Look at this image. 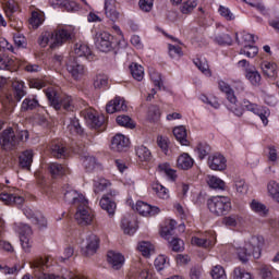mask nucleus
Here are the masks:
<instances>
[{"mask_svg":"<svg viewBox=\"0 0 279 279\" xmlns=\"http://www.w3.org/2000/svg\"><path fill=\"white\" fill-rule=\"evenodd\" d=\"M263 245H265V239L260 235H253L245 242L244 246L235 247V254L241 263H247L250 256L258 259L260 258Z\"/></svg>","mask_w":279,"mask_h":279,"instance_id":"f257e3e1","label":"nucleus"},{"mask_svg":"<svg viewBox=\"0 0 279 279\" xmlns=\"http://www.w3.org/2000/svg\"><path fill=\"white\" fill-rule=\"evenodd\" d=\"M46 97L54 110H65L66 112H73L75 110V104L71 96H64L60 99L58 92L53 87L46 89Z\"/></svg>","mask_w":279,"mask_h":279,"instance_id":"f03ea898","label":"nucleus"},{"mask_svg":"<svg viewBox=\"0 0 279 279\" xmlns=\"http://www.w3.org/2000/svg\"><path fill=\"white\" fill-rule=\"evenodd\" d=\"M207 207L216 217H223L232 210V202L228 196H213L207 199Z\"/></svg>","mask_w":279,"mask_h":279,"instance_id":"7ed1b4c3","label":"nucleus"},{"mask_svg":"<svg viewBox=\"0 0 279 279\" xmlns=\"http://www.w3.org/2000/svg\"><path fill=\"white\" fill-rule=\"evenodd\" d=\"M29 267L33 270V276L37 279H60V276L47 274L49 257H37L29 262Z\"/></svg>","mask_w":279,"mask_h":279,"instance_id":"20e7f679","label":"nucleus"},{"mask_svg":"<svg viewBox=\"0 0 279 279\" xmlns=\"http://www.w3.org/2000/svg\"><path fill=\"white\" fill-rule=\"evenodd\" d=\"M218 88L221 90V93H225L227 95V99L229 104L227 105L228 110L230 112H233L235 117H243V109L236 105V96L234 95V89L230 87V84L226 83V81H218Z\"/></svg>","mask_w":279,"mask_h":279,"instance_id":"39448f33","label":"nucleus"},{"mask_svg":"<svg viewBox=\"0 0 279 279\" xmlns=\"http://www.w3.org/2000/svg\"><path fill=\"white\" fill-rule=\"evenodd\" d=\"M94 43L96 48L104 53H108L114 49V36L108 32L96 33Z\"/></svg>","mask_w":279,"mask_h":279,"instance_id":"423d86ee","label":"nucleus"},{"mask_svg":"<svg viewBox=\"0 0 279 279\" xmlns=\"http://www.w3.org/2000/svg\"><path fill=\"white\" fill-rule=\"evenodd\" d=\"M241 109L242 111L244 109V110H247V112H253V114H256L257 117H259L264 125H267L269 123V120L267 119L269 114H271L269 111V108L260 107L257 104H254L247 99H243Z\"/></svg>","mask_w":279,"mask_h":279,"instance_id":"0eeeda50","label":"nucleus"},{"mask_svg":"<svg viewBox=\"0 0 279 279\" xmlns=\"http://www.w3.org/2000/svg\"><path fill=\"white\" fill-rule=\"evenodd\" d=\"M15 230L20 234V241L24 252H32V227L26 223H19L15 225Z\"/></svg>","mask_w":279,"mask_h":279,"instance_id":"6e6552de","label":"nucleus"},{"mask_svg":"<svg viewBox=\"0 0 279 279\" xmlns=\"http://www.w3.org/2000/svg\"><path fill=\"white\" fill-rule=\"evenodd\" d=\"M20 138L14 133V130L7 129L0 134V145L5 151H10L19 145Z\"/></svg>","mask_w":279,"mask_h":279,"instance_id":"1a4fd4ad","label":"nucleus"},{"mask_svg":"<svg viewBox=\"0 0 279 279\" xmlns=\"http://www.w3.org/2000/svg\"><path fill=\"white\" fill-rule=\"evenodd\" d=\"M63 191L64 199L68 202V204H72L73 206H80V204L81 206H88V199H86L84 195L77 193V191L73 190L71 186L65 185Z\"/></svg>","mask_w":279,"mask_h":279,"instance_id":"9d476101","label":"nucleus"},{"mask_svg":"<svg viewBox=\"0 0 279 279\" xmlns=\"http://www.w3.org/2000/svg\"><path fill=\"white\" fill-rule=\"evenodd\" d=\"M99 250V236L95 233H90L86 236L85 243L81 247V254L83 256H95Z\"/></svg>","mask_w":279,"mask_h":279,"instance_id":"9b49d317","label":"nucleus"},{"mask_svg":"<svg viewBox=\"0 0 279 279\" xmlns=\"http://www.w3.org/2000/svg\"><path fill=\"white\" fill-rule=\"evenodd\" d=\"M52 35V49L57 47H62L64 43L73 38V31L66 28H59L51 33Z\"/></svg>","mask_w":279,"mask_h":279,"instance_id":"f8f14e48","label":"nucleus"},{"mask_svg":"<svg viewBox=\"0 0 279 279\" xmlns=\"http://www.w3.org/2000/svg\"><path fill=\"white\" fill-rule=\"evenodd\" d=\"M76 208L77 210L74 217L77 223L80 226H89L93 222V211L89 210L88 203L85 206L80 204Z\"/></svg>","mask_w":279,"mask_h":279,"instance_id":"ddd939ff","label":"nucleus"},{"mask_svg":"<svg viewBox=\"0 0 279 279\" xmlns=\"http://www.w3.org/2000/svg\"><path fill=\"white\" fill-rule=\"evenodd\" d=\"M208 167L213 171H225L228 167V160L219 153H216L208 158Z\"/></svg>","mask_w":279,"mask_h":279,"instance_id":"4468645a","label":"nucleus"},{"mask_svg":"<svg viewBox=\"0 0 279 279\" xmlns=\"http://www.w3.org/2000/svg\"><path fill=\"white\" fill-rule=\"evenodd\" d=\"M23 213L27 219H31V221L35 223V226L47 228V219L40 211H34L32 208L25 207Z\"/></svg>","mask_w":279,"mask_h":279,"instance_id":"2eb2a0df","label":"nucleus"},{"mask_svg":"<svg viewBox=\"0 0 279 279\" xmlns=\"http://www.w3.org/2000/svg\"><path fill=\"white\" fill-rule=\"evenodd\" d=\"M217 243V236L214 232H208L202 238H192V245H197V247H213Z\"/></svg>","mask_w":279,"mask_h":279,"instance_id":"dca6fc26","label":"nucleus"},{"mask_svg":"<svg viewBox=\"0 0 279 279\" xmlns=\"http://www.w3.org/2000/svg\"><path fill=\"white\" fill-rule=\"evenodd\" d=\"M66 69L73 78L80 80L86 73L84 65L77 62V59L71 58L66 63Z\"/></svg>","mask_w":279,"mask_h":279,"instance_id":"f3484780","label":"nucleus"},{"mask_svg":"<svg viewBox=\"0 0 279 279\" xmlns=\"http://www.w3.org/2000/svg\"><path fill=\"white\" fill-rule=\"evenodd\" d=\"M135 208L142 217H154L160 213V208L151 206L145 202L138 201L135 205Z\"/></svg>","mask_w":279,"mask_h":279,"instance_id":"a211bd4d","label":"nucleus"},{"mask_svg":"<svg viewBox=\"0 0 279 279\" xmlns=\"http://www.w3.org/2000/svg\"><path fill=\"white\" fill-rule=\"evenodd\" d=\"M128 110V105H125V99L121 97H116L113 100L109 101L106 107L108 114H114V112H125Z\"/></svg>","mask_w":279,"mask_h":279,"instance_id":"6ab92c4d","label":"nucleus"},{"mask_svg":"<svg viewBox=\"0 0 279 279\" xmlns=\"http://www.w3.org/2000/svg\"><path fill=\"white\" fill-rule=\"evenodd\" d=\"M130 147V138L123 134H116L111 141L112 151H125Z\"/></svg>","mask_w":279,"mask_h":279,"instance_id":"aec40b11","label":"nucleus"},{"mask_svg":"<svg viewBox=\"0 0 279 279\" xmlns=\"http://www.w3.org/2000/svg\"><path fill=\"white\" fill-rule=\"evenodd\" d=\"M107 260L111 265L112 269L119 270L125 263V257L121 253L109 251L107 254Z\"/></svg>","mask_w":279,"mask_h":279,"instance_id":"412c9836","label":"nucleus"},{"mask_svg":"<svg viewBox=\"0 0 279 279\" xmlns=\"http://www.w3.org/2000/svg\"><path fill=\"white\" fill-rule=\"evenodd\" d=\"M0 201L3 202V204L7 206H22V204L25 202V198L16 194L2 192L0 194Z\"/></svg>","mask_w":279,"mask_h":279,"instance_id":"4be33fe9","label":"nucleus"},{"mask_svg":"<svg viewBox=\"0 0 279 279\" xmlns=\"http://www.w3.org/2000/svg\"><path fill=\"white\" fill-rule=\"evenodd\" d=\"M74 53L78 58H85L86 60H93L95 56H93V51L90 50V47H88V44H84L82 41L75 44L74 46Z\"/></svg>","mask_w":279,"mask_h":279,"instance_id":"5701e85b","label":"nucleus"},{"mask_svg":"<svg viewBox=\"0 0 279 279\" xmlns=\"http://www.w3.org/2000/svg\"><path fill=\"white\" fill-rule=\"evenodd\" d=\"M105 14L110 21L119 20V11H117V0H105Z\"/></svg>","mask_w":279,"mask_h":279,"instance_id":"b1692460","label":"nucleus"},{"mask_svg":"<svg viewBox=\"0 0 279 279\" xmlns=\"http://www.w3.org/2000/svg\"><path fill=\"white\" fill-rule=\"evenodd\" d=\"M36 108H40V102L38 101V97L36 95L27 96L21 106L22 112H29V110H36Z\"/></svg>","mask_w":279,"mask_h":279,"instance_id":"393cba45","label":"nucleus"},{"mask_svg":"<svg viewBox=\"0 0 279 279\" xmlns=\"http://www.w3.org/2000/svg\"><path fill=\"white\" fill-rule=\"evenodd\" d=\"M51 156L53 158H66V147L60 141H54L50 146Z\"/></svg>","mask_w":279,"mask_h":279,"instance_id":"a878e982","label":"nucleus"},{"mask_svg":"<svg viewBox=\"0 0 279 279\" xmlns=\"http://www.w3.org/2000/svg\"><path fill=\"white\" fill-rule=\"evenodd\" d=\"M13 95L16 101H21L27 92L25 90V83L23 81H13L12 83Z\"/></svg>","mask_w":279,"mask_h":279,"instance_id":"bb28decb","label":"nucleus"},{"mask_svg":"<svg viewBox=\"0 0 279 279\" xmlns=\"http://www.w3.org/2000/svg\"><path fill=\"white\" fill-rule=\"evenodd\" d=\"M194 165L193 158L187 153H183L179 156L177 160V167L183 169L184 171L191 169Z\"/></svg>","mask_w":279,"mask_h":279,"instance_id":"cd10ccee","label":"nucleus"},{"mask_svg":"<svg viewBox=\"0 0 279 279\" xmlns=\"http://www.w3.org/2000/svg\"><path fill=\"white\" fill-rule=\"evenodd\" d=\"M100 207L102 210H106L110 217L114 215V210H117V203L110 199L108 195H104L99 202Z\"/></svg>","mask_w":279,"mask_h":279,"instance_id":"c85d7f7f","label":"nucleus"},{"mask_svg":"<svg viewBox=\"0 0 279 279\" xmlns=\"http://www.w3.org/2000/svg\"><path fill=\"white\" fill-rule=\"evenodd\" d=\"M32 162H34V151L25 150L20 155V167H22V169L29 170Z\"/></svg>","mask_w":279,"mask_h":279,"instance_id":"c756f323","label":"nucleus"},{"mask_svg":"<svg viewBox=\"0 0 279 279\" xmlns=\"http://www.w3.org/2000/svg\"><path fill=\"white\" fill-rule=\"evenodd\" d=\"M158 173H161L163 175H167L169 180L172 182H175V179L178 178V174L175 173V170L171 169V166L167 162L159 163L157 168Z\"/></svg>","mask_w":279,"mask_h":279,"instance_id":"7c9ffc66","label":"nucleus"},{"mask_svg":"<svg viewBox=\"0 0 279 279\" xmlns=\"http://www.w3.org/2000/svg\"><path fill=\"white\" fill-rule=\"evenodd\" d=\"M86 119L92 128H101L106 121V118L104 116H97L93 112H87Z\"/></svg>","mask_w":279,"mask_h":279,"instance_id":"2f4dec72","label":"nucleus"},{"mask_svg":"<svg viewBox=\"0 0 279 279\" xmlns=\"http://www.w3.org/2000/svg\"><path fill=\"white\" fill-rule=\"evenodd\" d=\"M262 71L267 77H276V75H278V65L276 63L265 61L262 63Z\"/></svg>","mask_w":279,"mask_h":279,"instance_id":"473e14b6","label":"nucleus"},{"mask_svg":"<svg viewBox=\"0 0 279 279\" xmlns=\"http://www.w3.org/2000/svg\"><path fill=\"white\" fill-rule=\"evenodd\" d=\"M173 135L177 141L184 146L189 145V140L186 138V128L185 126H177L173 129Z\"/></svg>","mask_w":279,"mask_h":279,"instance_id":"72a5a7b5","label":"nucleus"},{"mask_svg":"<svg viewBox=\"0 0 279 279\" xmlns=\"http://www.w3.org/2000/svg\"><path fill=\"white\" fill-rule=\"evenodd\" d=\"M122 230L124 231V234H130V236H132V234L138 230V226L136 225V221H132L130 218H123Z\"/></svg>","mask_w":279,"mask_h":279,"instance_id":"f704fd0d","label":"nucleus"},{"mask_svg":"<svg viewBox=\"0 0 279 279\" xmlns=\"http://www.w3.org/2000/svg\"><path fill=\"white\" fill-rule=\"evenodd\" d=\"M207 184L208 186H210V189H214L215 191H226V182L219 177H208Z\"/></svg>","mask_w":279,"mask_h":279,"instance_id":"c9c22d12","label":"nucleus"},{"mask_svg":"<svg viewBox=\"0 0 279 279\" xmlns=\"http://www.w3.org/2000/svg\"><path fill=\"white\" fill-rule=\"evenodd\" d=\"M246 78L253 86H260V73L256 71V68H246Z\"/></svg>","mask_w":279,"mask_h":279,"instance_id":"e433bc0d","label":"nucleus"},{"mask_svg":"<svg viewBox=\"0 0 279 279\" xmlns=\"http://www.w3.org/2000/svg\"><path fill=\"white\" fill-rule=\"evenodd\" d=\"M130 71L134 80L137 82H143V77H145V69H143L141 64L132 63L130 65Z\"/></svg>","mask_w":279,"mask_h":279,"instance_id":"4c0bfd02","label":"nucleus"},{"mask_svg":"<svg viewBox=\"0 0 279 279\" xmlns=\"http://www.w3.org/2000/svg\"><path fill=\"white\" fill-rule=\"evenodd\" d=\"M45 21V14L40 11H33L32 16L29 19V24L32 27L37 29V27H40L43 25V22Z\"/></svg>","mask_w":279,"mask_h":279,"instance_id":"58836bf2","label":"nucleus"},{"mask_svg":"<svg viewBox=\"0 0 279 279\" xmlns=\"http://www.w3.org/2000/svg\"><path fill=\"white\" fill-rule=\"evenodd\" d=\"M136 156L142 162H149L151 160V151L144 145L138 146L136 149Z\"/></svg>","mask_w":279,"mask_h":279,"instance_id":"ea45409f","label":"nucleus"},{"mask_svg":"<svg viewBox=\"0 0 279 279\" xmlns=\"http://www.w3.org/2000/svg\"><path fill=\"white\" fill-rule=\"evenodd\" d=\"M175 226H178V222H175V220H170L168 226L162 227L160 231L162 239L169 241V239L173 236V230H175Z\"/></svg>","mask_w":279,"mask_h":279,"instance_id":"a19ab883","label":"nucleus"},{"mask_svg":"<svg viewBox=\"0 0 279 279\" xmlns=\"http://www.w3.org/2000/svg\"><path fill=\"white\" fill-rule=\"evenodd\" d=\"M151 187L154 193H156L160 199H169V190L165 187V185L160 183H153Z\"/></svg>","mask_w":279,"mask_h":279,"instance_id":"79ce46f5","label":"nucleus"},{"mask_svg":"<svg viewBox=\"0 0 279 279\" xmlns=\"http://www.w3.org/2000/svg\"><path fill=\"white\" fill-rule=\"evenodd\" d=\"M195 66L204 73V75H207V77H210L213 73L210 72V66L208 65V61L206 59L197 58L194 60Z\"/></svg>","mask_w":279,"mask_h":279,"instance_id":"37998d69","label":"nucleus"},{"mask_svg":"<svg viewBox=\"0 0 279 279\" xmlns=\"http://www.w3.org/2000/svg\"><path fill=\"white\" fill-rule=\"evenodd\" d=\"M197 8V0H184L181 3L180 12L182 14H191Z\"/></svg>","mask_w":279,"mask_h":279,"instance_id":"c03bdc74","label":"nucleus"},{"mask_svg":"<svg viewBox=\"0 0 279 279\" xmlns=\"http://www.w3.org/2000/svg\"><path fill=\"white\" fill-rule=\"evenodd\" d=\"M195 151L197 153L199 160H204V158L210 154V145L206 142H201L197 144Z\"/></svg>","mask_w":279,"mask_h":279,"instance_id":"a18cd8bd","label":"nucleus"},{"mask_svg":"<svg viewBox=\"0 0 279 279\" xmlns=\"http://www.w3.org/2000/svg\"><path fill=\"white\" fill-rule=\"evenodd\" d=\"M38 44L40 47H47L49 45L50 49H53V35L51 32L43 33L38 38Z\"/></svg>","mask_w":279,"mask_h":279,"instance_id":"49530a36","label":"nucleus"},{"mask_svg":"<svg viewBox=\"0 0 279 279\" xmlns=\"http://www.w3.org/2000/svg\"><path fill=\"white\" fill-rule=\"evenodd\" d=\"M49 171L53 178H59L60 175H64V173H66V167L58 162H52L49 166Z\"/></svg>","mask_w":279,"mask_h":279,"instance_id":"de8ad7c7","label":"nucleus"},{"mask_svg":"<svg viewBox=\"0 0 279 279\" xmlns=\"http://www.w3.org/2000/svg\"><path fill=\"white\" fill-rule=\"evenodd\" d=\"M111 185L112 183H110V181H108L107 179H99L98 181H94V193H96V195H99V193H104V191H106V189Z\"/></svg>","mask_w":279,"mask_h":279,"instance_id":"09e8293b","label":"nucleus"},{"mask_svg":"<svg viewBox=\"0 0 279 279\" xmlns=\"http://www.w3.org/2000/svg\"><path fill=\"white\" fill-rule=\"evenodd\" d=\"M243 219L239 215H230L222 219V223L229 228H236Z\"/></svg>","mask_w":279,"mask_h":279,"instance_id":"8fccbe9b","label":"nucleus"},{"mask_svg":"<svg viewBox=\"0 0 279 279\" xmlns=\"http://www.w3.org/2000/svg\"><path fill=\"white\" fill-rule=\"evenodd\" d=\"M137 250L146 258H149V256H151V254H154V244H150L149 242L144 241L138 244Z\"/></svg>","mask_w":279,"mask_h":279,"instance_id":"3c124183","label":"nucleus"},{"mask_svg":"<svg viewBox=\"0 0 279 279\" xmlns=\"http://www.w3.org/2000/svg\"><path fill=\"white\" fill-rule=\"evenodd\" d=\"M116 121L121 128H128L129 130H134V128H136L134 121H132V118L129 116H118Z\"/></svg>","mask_w":279,"mask_h":279,"instance_id":"603ef678","label":"nucleus"},{"mask_svg":"<svg viewBox=\"0 0 279 279\" xmlns=\"http://www.w3.org/2000/svg\"><path fill=\"white\" fill-rule=\"evenodd\" d=\"M68 130L71 132V134H83L84 132V130L80 125V120H77V118L70 119Z\"/></svg>","mask_w":279,"mask_h":279,"instance_id":"864d4df0","label":"nucleus"},{"mask_svg":"<svg viewBox=\"0 0 279 279\" xmlns=\"http://www.w3.org/2000/svg\"><path fill=\"white\" fill-rule=\"evenodd\" d=\"M251 208L254 213H257V215H260L262 217H265V215L268 213L267 206L257 201H252Z\"/></svg>","mask_w":279,"mask_h":279,"instance_id":"5fc2aeb1","label":"nucleus"},{"mask_svg":"<svg viewBox=\"0 0 279 279\" xmlns=\"http://www.w3.org/2000/svg\"><path fill=\"white\" fill-rule=\"evenodd\" d=\"M240 54L246 56V58H256L258 54V47L252 45L245 46L240 50Z\"/></svg>","mask_w":279,"mask_h":279,"instance_id":"6e6d98bb","label":"nucleus"},{"mask_svg":"<svg viewBox=\"0 0 279 279\" xmlns=\"http://www.w3.org/2000/svg\"><path fill=\"white\" fill-rule=\"evenodd\" d=\"M170 247H172V252H183L184 250V241L179 238H170L169 240Z\"/></svg>","mask_w":279,"mask_h":279,"instance_id":"4d7b16f0","label":"nucleus"},{"mask_svg":"<svg viewBox=\"0 0 279 279\" xmlns=\"http://www.w3.org/2000/svg\"><path fill=\"white\" fill-rule=\"evenodd\" d=\"M233 279H254L252 274L245 271V269L241 267H236L233 270Z\"/></svg>","mask_w":279,"mask_h":279,"instance_id":"13d9d810","label":"nucleus"},{"mask_svg":"<svg viewBox=\"0 0 279 279\" xmlns=\"http://www.w3.org/2000/svg\"><path fill=\"white\" fill-rule=\"evenodd\" d=\"M271 271H274V267H271V265H265L263 264L260 267H259V276L260 278L263 279H270L272 274Z\"/></svg>","mask_w":279,"mask_h":279,"instance_id":"bf43d9fd","label":"nucleus"},{"mask_svg":"<svg viewBox=\"0 0 279 279\" xmlns=\"http://www.w3.org/2000/svg\"><path fill=\"white\" fill-rule=\"evenodd\" d=\"M211 277L213 279H228V276L226 275V269H223L221 266H215L211 270Z\"/></svg>","mask_w":279,"mask_h":279,"instance_id":"052dcab7","label":"nucleus"},{"mask_svg":"<svg viewBox=\"0 0 279 279\" xmlns=\"http://www.w3.org/2000/svg\"><path fill=\"white\" fill-rule=\"evenodd\" d=\"M108 86V76L97 75L94 80V88H106Z\"/></svg>","mask_w":279,"mask_h":279,"instance_id":"680f3d73","label":"nucleus"},{"mask_svg":"<svg viewBox=\"0 0 279 279\" xmlns=\"http://www.w3.org/2000/svg\"><path fill=\"white\" fill-rule=\"evenodd\" d=\"M12 64H14V61L7 54L0 56V70H9L12 66Z\"/></svg>","mask_w":279,"mask_h":279,"instance_id":"e2e57ef3","label":"nucleus"},{"mask_svg":"<svg viewBox=\"0 0 279 279\" xmlns=\"http://www.w3.org/2000/svg\"><path fill=\"white\" fill-rule=\"evenodd\" d=\"M83 165L86 171H93V169H95V165H97V160L93 156H85L83 158Z\"/></svg>","mask_w":279,"mask_h":279,"instance_id":"0e129e2a","label":"nucleus"},{"mask_svg":"<svg viewBox=\"0 0 279 279\" xmlns=\"http://www.w3.org/2000/svg\"><path fill=\"white\" fill-rule=\"evenodd\" d=\"M235 191L236 193H240V195H245L247 193V183H245V180H235Z\"/></svg>","mask_w":279,"mask_h":279,"instance_id":"69168bd1","label":"nucleus"},{"mask_svg":"<svg viewBox=\"0 0 279 279\" xmlns=\"http://www.w3.org/2000/svg\"><path fill=\"white\" fill-rule=\"evenodd\" d=\"M168 49L170 58H182V48H180L179 46L169 45Z\"/></svg>","mask_w":279,"mask_h":279,"instance_id":"338daca9","label":"nucleus"},{"mask_svg":"<svg viewBox=\"0 0 279 279\" xmlns=\"http://www.w3.org/2000/svg\"><path fill=\"white\" fill-rule=\"evenodd\" d=\"M219 14L226 19V21H234V14L228 8L220 5L219 7Z\"/></svg>","mask_w":279,"mask_h":279,"instance_id":"774afa93","label":"nucleus"}]
</instances>
